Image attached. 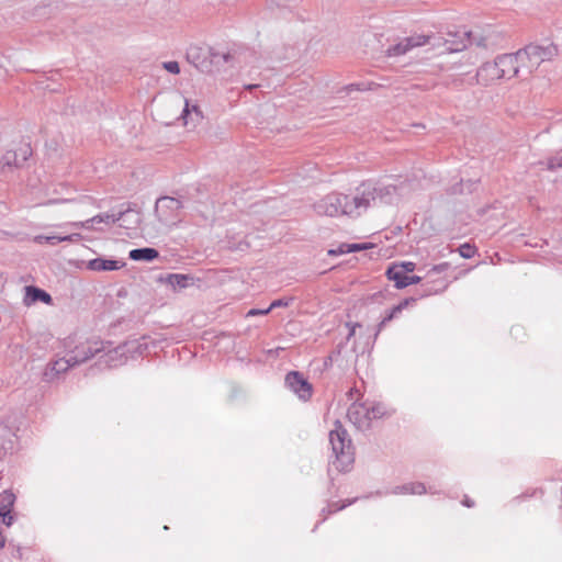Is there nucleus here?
Instances as JSON below:
<instances>
[{
    "label": "nucleus",
    "mask_w": 562,
    "mask_h": 562,
    "mask_svg": "<svg viewBox=\"0 0 562 562\" xmlns=\"http://www.w3.org/2000/svg\"><path fill=\"white\" fill-rule=\"evenodd\" d=\"M370 190L371 187L362 182L350 194L331 192L314 203V211L318 215L358 217L372 206Z\"/></svg>",
    "instance_id": "f257e3e1"
},
{
    "label": "nucleus",
    "mask_w": 562,
    "mask_h": 562,
    "mask_svg": "<svg viewBox=\"0 0 562 562\" xmlns=\"http://www.w3.org/2000/svg\"><path fill=\"white\" fill-rule=\"evenodd\" d=\"M467 40L449 41L439 36L412 35L400 41L397 44L387 48L389 56H401L415 47L430 45L432 49H437L439 54L461 52L467 47V43L476 46H485L484 38L474 32H465Z\"/></svg>",
    "instance_id": "f03ea898"
},
{
    "label": "nucleus",
    "mask_w": 562,
    "mask_h": 562,
    "mask_svg": "<svg viewBox=\"0 0 562 562\" xmlns=\"http://www.w3.org/2000/svg\"><path fill=\"white\" fill-rule=\"evenodd\" d=\"M329 442L335 456L333 465L338 471H347L353 463V450L351 439L339 420L335 422V427L329 431Z\"/></svg>",
    "instance_id": "7ed1b4c3"
},
{
    "label": "nucleus",
    "mask_w": 562,
    "mask_h": 562,
    "mask_svg": "<svg viewBox=\"0 0 562 562\" xmlns=\"http://www.w3.org/2000/svg\"><path fill=\"white\" fill-rule=\"evenodd\" d=\"M521 63L528 61L527 72L536 70L543 61L551 60L558 54L553 44L538 45L530 44L518 50Z\"/></svg>",
    "instance_id": "20e7f679"
},
{
    "label": "nucleus",
    "mask_w": 562,
    "mask_h": 562,
    "mask_svg": "<svg viewBox=\"0 0 562 562\" xmlns=\"http://www.w3.org/2000/svg\"><path fill=\"white\" fill-rule=\"evenodd\" d=\"M181 209L182 204L178 199L161 196L156 201L155 214L164 227L170 228L181 221Z\"/></svg>",
    "instance_id": "39448f33"
},
{
    "label": "nucleus",
    "mask_w": 562,
    "mask_h": 562,
    "mask_svg": "<svg viewBox=\"0 0 562 562\" xmlns=\"http://www.w3.org/2000/svg\"><path fill=\"white\" fill-rule=\"evenodd\" d=\"M366 186H370L372 193L371 205L374 206L378 203L392 204L397 201L398 196L404 193L405 187L403 184L396 186L393 183L364 181Z\"/></svg>",
    "instance_id": "423d86ee"
},
{
    "label": "nucleus",
    "mask_w": 562,
    "mask_h": 562,
    "mask_svg": "<svg viewBox=\"0 0 562 562\" xmlns=\"http://www.w3.org/2000/svg\"><path fill=\"white\" fill-rule=\"evenodd\" d=\"M105 349L104 341L88 339L79 342L67 352L74 366H79L92 357L100 355Z\"/></svg>",
    "instance_id": "0eeeda50"
},
{
    "label": "nucleus",
    "mask_w": 562,
    "mask_h": 562,
    "mask_svg": "<svg viewBox=\"0 0 562 562\" xmlns=\"http://www.w3.org/2000/svg\"><path fill=\"white\" fill-rule=\"evenodd\" d=\"M285 384L303 401H306L312 396L311 383H308L303 374L297 371H292L286 374Z\"/></svg>",
    "instance_id": "6e6552de"
},
{
    "label": "nucleus",
    "mask_w": 562,
    "mask_h": 562,
    "mask_svg": "<svg viewBox=\"0 0 562 562\" xmlns=\"http://www.w3.org/2000/svg\"><path fill=\"white\" fill-rule=\"evenodd\" d=\"M347 416L349 420L361 430L367 429L372 422V417H370L369 413V404L367 403H352L348 408Z\"/></svg>",
    "instance_id": "1a4fd4ad"
},
{
    "label": "nucleus",
    "mask_w": 562,
    "mask_h": 562,
    "mask_svg": "<svg viewBox=\"0 0 562 562\" xmlns=\"http://www.w3.org/2000/svg\"><path fill=\"white\" fill-rule=\"evenodd\" d=\"M105 349L100 356V363L109 368H115L124 364L128 360V356H125L124 347L119 345L111 348L110 342H104Z\"/></svg>",
    "instance_id": "9d476101"
},
{
    "label": "nucleus",
    "mask_w": 562,
    "mask_h": 562,
    "mask_svg": "<svg viewBox=\"0 0 562 562\" xmlns=\"http://www.w3.org/2000/svg\"><path fill=\"white\" fill-rule=\"evenodd\" d=\"M501 76L503 79H510L520 75V57L518 52L515 54H505L497 57Z\"/></svg>",
    "instance_id": "9b49d317"
},
{
    "label": "nucleus",
    "mask_w": 562,
    "mask_h": 562,
    "mask_svg": "<svg viewBox=\"0 0 562 562\" xmlns=\"http://www.w3.org/2000/svg\"><path fill=\"white\" fill-rule=\"evenodd\" d=\"M72 367L75 366L66 355L65 357L58 358L47 364L44 372V379L47 382H53L54 380L58 379L61 373L67 372Z\"/></svg>",
    "instance_id": "f8f14e48"
},
{
    "label": "nucleus",
    "mask_w": 562,
    "mask_h": 562,
    "mask_svg": "<svg viewBox=\"0 0 562 562\" xmlns=\"http://www.w3.org/2000/svg\"><path fill=\"white\" fill-rule=\"evenodd\" d=\"M504 76H501V69L498 67V60L495 59L494 63H486L482 65L476 72V81L477 83L487 86L491 82L503 79Z\"/></svg>",
    "instance_id": "ddd939ff"
},
{
    "label": "nucleus",
    "mask_w": 562,
    "mask_h": 562,
    "mask_svg": "<svg viewBox=\"0 0 562 562\" xmlns=\"http://www.w3.org/2000/svg\"><path fill=\"white\" fill-rule=\"evenodd\" d=\"M15 501V495L10 491H3L0 493V517L2 522L7 526H11L13 522V516L11 510Z\"/></svg>",
    "instance_id": "4468645a"
},
{
    "label": "nucleus",
    "mask_w": 562,
    "mask_h": 562,
    "mask_svg": "<svg viewBox=\"0 0 562 562\" xmlns=\"http://www.w3.org/2000/svg\"><path fill=\"white\" fill-rule=\"evenodd\" d=\"M125 266L122 260H112L105 258H94L87 262V268L91 271H114L120 270Z\"/></svg>",
    "instance_id": "2eb2a0df"
},
{
    "label": "nucleus",
    "mask_w": 562,
    "mask_h": 562,
    "mask_svg": "<svg viewBox=\"0 0 562 562\" xmlns=\"http://www.w3.org/2000/svg\"><path fill=\"white\" fill-rule=\"evenodd\" d=\"M122 346L124 347L125 356H128V359L142 356L148 347L145 337L127 340L122 344Z\"/></svg>",
    "instance_id": "dca6fc26"
},
{
    "label": "nucleus",
    "mask_w": 562,
    "mask_h": 562,
    "mask_svg": "<svg viewBox=\"0 0 562 562\" xmlns=\"http://www.w3.org/2000/svg\"><path fill=\"white\" fill-rule=\"evenodd\" d=\"M415 301L416 300L414 297H409L395 305L379 323L375 336L382 331L389 322L397 317L403 312V310H405L409 304L415 303Z\"/></svg>",
    "instance_id": "f3484780"
},
{
    "label": "nucleus",
    "mask_w": 562,
    "mask_h": 562,
    "mask_svg": "<svg viewBox=\"0 0 562 562\" xmlns=\"http://www.w3.org/2000/svg\"><path fill=\"white\" fill-rule=\"evenodd\" d=\"M202 112L196 104H190L189 100H184V108L181 113V119L184 125L190 123L196 124L202 120Z\"/></svg>",
    "instance_id": "a211bd4d"
},
{
    "label": "nucleus",
    "mask_w": 562,
    "mask_h": 562,
    "mask_svg": "<svg viewBox=\"0 0 562 562\" xmlns=\"http://www.w3.org/2000/svg\"><path fill=\"white\" fill-rule=\"evenodd\" d=\"M25 303L32 304L37 301L49 304L52 302V296L44 290L38 289L36 286L29 285L25 288Z\"/></svg>",
    "instance_id": "6ab92c4d"
},
{
    "label": "nucleus",
    "mask_w": 562,
    "mask_h": 562,
    "mask_svg": "<svg viewBox=\"0 0 562 562\" xmlns=\"http://www.w3.org/2000/svg\"><path fill=\"white\" fill-rule=\"evenodd\" d=\"M128 256L135 261L150 262L159 257V252L155 248L145 247L132 249Z\"/></svg>",
    "instance_id": "aec40b11"
},
{
    "label": "nucleus",
    "mask_w": 562,
    "mask_h": 562,
    "mask_svg": "<svg viewBox=\"0 0 562 562\" xmlns=\"http://www.w3.org/2000/svg\"><path fill=\"white\" fill-rule=\"evenodd\" d=\"M427 492L426 486L420 482H411L403 485L395 486L392 490V494H413V495H422Z\"/></svg>",
    "instance_id": "412c9836"
},
{
    "label": "nucleus",
    "mask_w": 562,
    "mask_h": 562,
    "mask_svg": "<svg viewBox=\"0 0 562 562\" xmlns=\"http://www.w3.org/2000/svg\"><path fill=\"white\" fill-rule=\"evenodd\" d=\"M386 276L390 280L395 282V286L397 289L405 288V281H407L408 273L404 272L401 267H398L396 263L392 265L387 271Z\"/></svg>",
    "instance_id": "4be33fe9"
},
{
    "label": "nucleus",
    "mask_w": 562,
    "mask_h": 562,
    "mask_svg": "<svg viewBox=\"0 0 562 562\" xmlns=\"http://www.w3.org/2000/svg\"><path fill=\"white\" fill-rule=\"evenodd\" d=\"M191 277L181 273H171L168 276L167 281L173 289H184L189 285Z\"/></svg>",
    "instance_id": "5701e85b"
},
{
    "label": "nucleus",
    "mask_w": 562,
    "mask_h": 562,
    "mask_svg": "<svg viewBox=\"0 0 562 562\" xmlns=\"http://www.w3.org/2000/svg\"><path fill=\"white\" fill-rule=\"evenodd\" d=\"M368 248H369V246L367 244H342L339 246V248L337 250H329V254L330 255L348 254V252L364 250Z\"/></svg>",
    "instance_id": "b1692460"
},
{
    "label": "nucleus",
    "mask_w": 562,
    "mask_h": 562,
    "mask_svg": "<svg viewBox=\"0 0 562 562\" xmlns=\"http://www.w3.org/2000/svg\"><path fill=\"white\" fill-rule=\"evenodd\" d=\"M44 238H45L46 243H48L50 245H56L61 241H77L80 238V234L75 233V234L65 235V236L53 235V236H46Z\"/></svg>",
    "instance_id": "393cba45"
},
{
    "label": "nucleus",
    "mask_w": 562,
    "mask_h": 562,
    "mask_svg": "<svg viewBox=\"0 0 562 562\" xmlns=\"http://www.w3.org/2000/svg\"><path fill=\"white\" fill-rule=\"evenodd\" d=\"M20 161L18 159V153L15 151H7L0 159V168L1 167H12L19 166Z\"/></svg>",
    "instance_id": "a878e982"
},
{
    "label": "nucleus",
    "mask_w": 562,
    "mask_h": 562,
    "mask_svg": "<svg viewBox=\"0 0 562 562\" xmlns=\"http://www.w3.org/2000/svg\"><path fill=\"white\" fill-rule=\"evenodd\" d=\"M120 217L121 216H116L115 214L103 213V214H98V215L91 217L90 222H93L94 224H100V223L113 224V223L117 222L120 220Z\"/></svg>",
    "instance_id": "bb28decb"
},
{
    "label": "nucleus",
    "mask_w": 562,
    "mask_h": 562,
    "mask_svg": "<svg viewBox=\"0 0 562 562\" xmlns=\"http://www.w3.org/2000/svg\"><path fill=\"white\" fill-rule=\"evenodd\" d=\"M369 413L372 420L381 418L385 415V407L382 404H369Z\"/></svg>",
    "instance_id": "cd10ccee"
},
{
    "label": "nucleus",
    "mask_w": 562,
    "mask_h": 562,
    "mask_svg": "<svg viewBox=\"0 0 562 562\" xmlns=\"http://www.w3.org/2000/svg\"><path fill=\"white\" fill-rule=\"evenodd\" d=\"M459 252L461 257L469 259L473 257L475 248L470 244H463L460 246Z\"/></svg>",
    "instance_id": "c85d7f7f"
},
{
    "label": "nucleus",
    "mask_w": 562,
    "mask_h": 562,
    "mask_svg": "<svg viewBox=\"0 0 562 562\" xmlns=\"http://www.w3.org/2000/svg\"><path fill=\"white\" fill-rule=\"evenodd\" d=\"M561 167H562V155L549 158L547 161V168L549 170H554V169L561 168Z\"/></svg>",
    "instance_id": "c756f323"
},
{
    "label": "nucleus",
    "mask_w": 562,
    "mask_h": 562,
    "mask_svg": "<svg viewBox=\"0 0 562 562\" xmlns=\"http://www.w3.org/2000/svg\"><path fill=\"white\" fill-rule=\"evenodd\" d=\"M162 67H164L167 71H169V72H171V74H175V75H177V74H179V72H180V66H179V64H178L177 61H173V60H172V61H165V63L162 64Z\"/></svg>",
    "instance_id": "7c9ffc66"
},
{
    "label": "nucleus",
    "mask_w": 562,
    "mask_h": 562,
    "mask_svg": "<svg viewBox=\"0 0 562 562\" xmlns=\"http://www.w3.org/2000/svg\"><path fill=\"white\" fill-rule=\"evenodd\" d=\"M69 226L75 227V228L92 229L94 226V223L90 222V218H89V220L82 221V222L69 223Z\"/></svg>",
    "instance_id": "2f4dec72"
},
{
    "label": "nucleus",
    "mask_w": 562,
    "mask_h": 562,
    "mask_svg": "<svg viewBox=\"0 0 562 562\" xmlns=\"http://www.w3.org/2000/svg\"><path fill=\"white\" fill-rule=\"evenodd\" d=\"M398 267H401L403 269L404 272L406 273H411L415 270L416 266L414 262L412 261H403L401 263H396Z\"/></svg>",
    "instance_id": "473e14b6"
},
{
    "label": "nucleus",
    "mask_w": 562,
    "mask_h": 562,
    "mask_svg": "<svg viewBox=\"0 0 562 562\" xmlns=\"http://www.w3.org/2000/svg\"><path fill=\"white\" fill-rule=\"evenodd\" d=\"M449 265L447 262H442L439 265L434 266L429 271L428 274L431 273H441L448 269Z\"/></svg>",
    "instance_id": "72a5a7b5"
},
{
    "label": "nucleus",
    "mask_w": 562,
    "mask_h": 562,
    "mask_svg": "<svg viewBox=\"0 0 562 562\" xmlns=\"http://www.w3.org/2000/svg\"><path fill=\"white\" fill-rule=\"evenodd\" d=\"M449 265L447 262H442L439 265L434 266L429 271L428 274L431 273H441L448 269Z\"/></svg>",
    "instance_id": "f704fd0d"
},
{
    "label": "nucleus",
    "mask_w": 562,
    "mask_h": 562,
    "mask_svg": "<svg viewBox=\"0 0 562 562\" xmlns=\"http://www.w3.org/2000/svg\"><path fill=\"white\" fill-rule=\"evenodd\" d=\"M270 312V307L265 310L251 308L248 311L247 316H256V315H267Z\"/></svg>",
    "instance_id": "c9c22d12"
},
{
    "label": "nucleus",
    "mask_w": 562,
    "mask_h": 562,
    "mask_svg": "<svg viewBox=\"0 0 562 562\" xmlns=\"http://www.w3.org/2000/svg\"><path fill=\"white\" fill-rule=\"evenodd\" d=\"M288 305H289V301H288V300H282V299H280V300H276V301H273V302L269 305V307H270V311H272V310H273V308H276V307L288 306Z\"/></svg>",
    "instance_id": "e433bc0d"
},
{
    "label": "nucleus",
    "mask_w": 562,
    "mask_h": 562,
    "mask_svg": "<svg viewBox=\"0 0 562 562\" xmlns=\"http://www.w3.org/2000/svg\"><path fill=\"white\" fill-rule=\"evenodd\" d=\"M420 280H422V278H420V277H418V276H409V274H408L407 281H405V288H406L407 285H411V284L419 283V282H420Z\"/></svg>",
    "instance_id": "4c0bfd02"
},
{
    "label": "nucleus",
    "mask_w": 562,
    "mask_h": 562,
    "mask_svg": "<svg viewBox=\"0 0 562 562\" xmlns=\"http://www.w3.org/2000/svg\"><path fill=\"white\" fill-rule=\"evenodd\" d=\"M347 326L349 327V334L347 336V340H349L356 334V328L360 327V324L359 323H353V324L348 323Z\"/></svg>",
    "instance_id": "58836bf2"
},
{
    "label": "nucleus",
    "mask_w": 562,
    "mask_h": 562,
    "mask_svg": "<svg viewBox=\"0 0 562 562\" xmlns=\"http://www.w3.org/2000/svg\"><path fill=\"white\" fill-rule=\"evenodd\" d=\"M527 65H528V61H525V63H520V75L518 77H527L528 75H530L531 72H527Z\"/></svg>",
    "instance_id": "ea45409f"
},
{
    "label": "nucleus",
    "mask_w": 562,
    "mask_h": 562,
    "mask_svg": "<svg viewBox=\"0 0 562 562\" xmlns=\"http://www.w3.org/2000/svg\"><path fill=\"white\" fill-rule=\"evenodd\" d=\"M21 154H22V161H25L27 159L29 155H31L30 147L25 146V147L21 148Z\"/></svg>",
    "instance_id": "a19ab883"
},
{
    "label": "nucleus",
    "mask_w": 562,
    "mask_h": 562,
    "mask_svg": "<svg viewBox=\"0 0 562 562\" xmlns=\"http://www.w3.org/2000/svg\"><path fill=\"white\" fill-rule=\"evenodd\" d=\"M351 502L348 503V505H350ZM347 506V504H342L341 506H337V504H333L330 505V507H334L333 509L329 510V513H333V512H337V510H340L342 508H345Z\"/></svg>",
    "instance_id": "79ce46f5"
},
{
    "label": "nucleus",
    "mask_w": 562,
    "mask_h": 562,
    "mask_svg": "<svg viewBox=\"0 0 562 562\" xmlns=\"http://www.w3.org/2000/svg\"><path fill=\"white\" fill-rule=\"evenodd\" d=\"M463 505H465L467 507H472L473 506V502L467 497L463 501Z\"/></svg>",
    "instance_id": "37998d69"
},
{
    "label": "nucleus",
    "mask_w": 562,
    "mask_h": 562,
    "mask_svg": "<svg viewBox=\"0 0 562 562\" xmlns=\"http://www.w3.org/2000/svg\"><path fill=\"white\" fill-rule=\"evenodd\" d=\"M223 58H224V60H225V61H227V59H228V55L224 54V55H223Z\"/></svg>",
    "instance_id": "c03bdc74"
}]
</instances>
